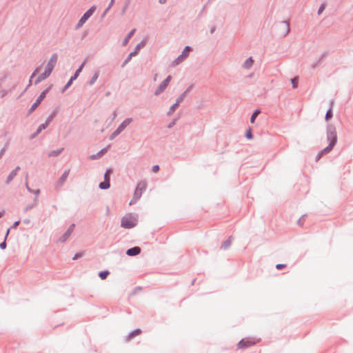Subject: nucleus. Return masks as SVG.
Listing matches in <instances>:
<instances>
[{"instance_id": "obj_43", "label": "nucleus", "mask_w": 353, "mask_h": 353, "mask_svg": "<svg viewBox=\"0 0 353 353\" xmlns=\"http://www.w3.org/2000/svg\"><path fill=\"white\" fill-rule=\"evenodd\" d=\"M332 117H333V112H326L325 117L326 121H328Z\"/></svg>"}, {"instance_id": "obj_52", "label": "nucleus", "mask_w": 353, "mask_h": 353, "mask_svg": "<svg viewBox=\"0 0 353 353\" xmlns=\"http://www.w3.org/2000/svg\"><path fill=\"white\" fill-rule=\"evenodd\" d=\"M159 170V166L158 165H154L152 168V171L154 173H157Z\"/></svg>"}, {"instance_id": "obj_28", "label": "nucleus", "mask_w": 353, "mask_h": 353, "mask_svg": "<svg viewBox=\"0 0 353 353\" xmlns=\"http://www.w3.org/2000/svg\"><path fill=\"white\" fill-rule=\"evenodd\" d=\"M141 198L140 193L134 192L133 198L130 200L129 205H133Z\"/></svg>"}, {"instance_id": "obj_24", "label": "nucleus", "mask_w": 353, "mask_h": 353, "mask_svg": "<svg viewBox=\"0 0 353 353\" xmlns=\"http://www.w3.org/2000/svg\"><path fill=\"white\" fill-rule=\"evenodd\" d=\"M63 150H64V148H59V149H57L54 150H52L48 153V157H57L63 152Z\"/></svg>"}, {"instance_id": "obj_57", "label": "nucleus", "mask_w": 353, "mask_h": 353, "mask_svg": "<svg viewBox=\"0 0 353 353\" xmlns=\"http://www.w3.org/2000/svg\"><path fill=\"white\" fill-rule=\"evenodd\" d=\"M323 154H321V151L317 154V155L316 156V161H318L321 158V157L323 156Z\"/></svg>"}, {"instance_id": "obj_22", "label": "nucleus", "mask_w": 353, "mask_h": 353, "mask_svg": "<svg viewBox=\"0 0 353 353\" xmlns=\"http://www.w3.org/2000/svg\"><path fill=\"white\" fill-rule=\"evenodd\" d=\"M142 332L140 328H137L128 333V339L130 340Z\"/></svg>"}, {"instance_id": "obj_50", "label": "nucleus", "mask_w": 353, "mask_h": 353, "mask_svg": "<svg viewBox=\"0 0 353 353\" xmlns=\"http://www.w3.org/2000/svg\"><path fill=\"white\" fill-rule=\"evenodd\" d=\"M19 224H20V221L17 220L14 222V223L12 224V225L11 226L10 228L15 229L19 226Z\"/></svg>"}, {"instance_id": "obj_26", "label": "nucleus", "mask_w": 353, "mask_h": 353, "mask_svg": "<svg viewBox=\"0 0 353 353\" xmlns=\"http://www.w3.org/2000/svg\"><path fill=\"white\" fill-rule=\"evenodd\" d=\"M113 171L111 168H107L103 176V180L110 181V176Z\"/></svg>"}, {"instance_id": "obj_37", "label": "nucleus", "mask_w": 353, "mask_h": 353, "mask_svg": "<svg viewBox=\"0 0 353 353\" xmlns=\"http://www.w3.org/2000/svg\"><path fill=\"white\" fill-rule=\"evenodd\" d=\"M84 65H85V61H83L81 64V65L78 68V69L75 71V72L74 73V76L79 77V74L81 73V72L82 71V70L84 67Z\"/></svg>"}, {"instance_id": "obj_38", "label": "nucleus", "mask_w": 353, "mask_h": 353, "mask_svg": "<svg viewBox=\"0 0 353 353\" xmlns=\"http://www.w3.org/2000/svg\"><path fill=\"white\" fill-rule=\"evenodd\" d=\"M180 115L179 114L176 117H175L169 124H168L167 128H172L176 123V121L179 119Z\"/></svg>"}, {"instance_id": "obj_47", "label": "nucleus", "mask_w": 353, "mask_h": 353, "mask_svg": "<svg viewBox=\"0 0 353 353\" xmlns=\"http://www.w3.org/2000/svg\"><path fill=\"white\" fill-rule=\"evenodd\" d=\"M74 227H75V225L74 223H72L69 228L67 229L66 231H69V233L71 234L72 233V232L74 231Z\"/></svg>"}, {"instance_id": "obj_2", "label": "nucleus", "mask_w": 353, "mask_h": 353, "mask_svg": "<svg viewBox=\"0 0 353 353\" xmlns=\"http://www.w3.org/2000/svg\"><path fill=\"white\" fill-rule=\"evenodd\" d=\"M145 44H146V40L145 39H143L140 43H139L135 46L134 50L132 52H131L128 55V57L125 58L124 61L122 63L121 68H124L126 65V64L130 61V60L132 59V57L136 56L138 54V52H139V50H141V48H143L145 46Z\"/></svg>"}, {"instance_id": "obj_3", "label": "nucleus", "mask_w": 353, "mask_h": 353, "mask_svg": "<svg viewBox=\"0 0 353 353\" xmlns=\"http://www.w3.org/2000/svg\"><path fill=\"white\" fill-rule=\"evenodd\" d=\"M137 218L125 216L121 220V226L125 229H131L137 225Z\"/></svg>"}, {"instance_id": "obj_23", "label": "nucleus", "mask_w": 353, "mask_h": 353, "mask_svg": "<svg viewBox=\"0 0 353 353\" xmlns=\"http://www.w3.org/2000/svg\"><path fill=\"white\" fill-rule=\"evenodd\" d=\"M254 63V59L252 57L247 59L243 64V67L245 69H250Z\"/></svg>"}, {"instance_id": "obj_8", "label": "nucleus", "mask_w": 353, "mask_h": 353, "mask_svg": "<svg viewBox=\"0 0 353 353\" xmlns=\"http://www.w3.org/2000/svg\"><path fill=\"white\" fill-rule=\"evenodd\" d=\"M52 85H50L48 88L44 90L39 96L37 97L34 103L31 105L30 108L28 110H35L37 107L41 104V101L46 98V94L50 90Z\"/></svg>"}, {"instance_id": "obj_59", "label": "nucleus", "mask_w": 353, "mask_h": 353, "mask_svg": "<svg viewBox=\"0 0 353 353\" xmlns=\"http://www.w3.org/2000/svg\"><path fill=\"white\" fill-rule=\"evenodd\" d=\"M10 228H8L6 231V235H5V237H4V240L6 241L8 235H9V233H10Z\"/></svg>"}, {"instance_id": "obj_20", "label": "nucleus", "mask_w": 353, "mask_h": 353, "mask_svg": "<svg viewBox=\"0 0 353 353\" xmlns=\"http://www.w3.org/2000/svg\"><path fill=\"white\" fill-rule=\"evenodd\" d=\"M38 203H39V199L37 197H34L33 203L27 205L24 208V212H28V211L32 210V208H34V207H36L38 205Z\"/></svg>"}, {"instance_id": "obj_12", "label": "nucleus", "mask_w": 353, "mask_h": 353, "mask_svg": "<svg viewBox=\"0 0 353 353\" xmlns=\"http://www.w3.org/2000/svg\"><path fill=\"white\" fill-rule=\"evenodd\" d=\"M110 148V145H108V146L102 148L101 150H99L97 154H94L90 156V159L92 160H95L101 158L102 156H103L108 150V149Z\"/></svg>"}, {"instance_id": "obj_54", "label": "nucleus", "mask_w": 353, "mask_h": 353, "mask_svg": "<svg viewBox=\"0 0 353 353\" xmlns=\"http://www.w3.org/2000/svg\"><path fill=\"white\" fill-rule=\"evenodd\" d=\"M8 93V91L6 90H0V97L2 98L5 97Z\"/></svg>"}, {"instance_id": "obj_14", "label": "nucleus", "mask_w": 353, "mask_h": 353, "mask_svg": "<svg viewBox=\"0 0 353 353\" xmlns=\"http://www.w3.org/2000/svg\"><path fill=\"white\" fill-rule=\"evenodd\" d=\"M132 121V118H126L119 124L117 130L121 133L127 128V126L131 123Z\"/></svg>"}, {"instance_id": "obj_30", "label": "nucleus", "mask_w": 353, "mask_h": 353, "mask_svg": "<svg viewBox=\"0 0 353 353\" xmlns=\"http://www.w3.org/2000/svg\"><path fill=\"white\" fill-rule=\"evenodd\" d=\"M70 234L69 233V231H65L61 236L59 238V241L64 243L65 242L68 238L70 236Z\"/></svg>"}, {"instance_id": "obj_11", "label": "nucleus", "mask_w": 353, "mask_h": 353, "mask_svg": "<svg viewBox=\"0 0 353 353\" xmlns=\"http://www.w3.org/2000/svg\"><path fill=\"white\" fill-rule=\"evenodd\" d=\"M69 173H70V170H65L63 173L61 174V176L59 177V179H58L57 182V184H56V188L57 187H61L62 186L64 183L65 182L67 178L68 177V175H69Z\"/></svg>"}, {"instance_id": "obj_34", "label": "nucleus", "mask_w": 353, "mask_h": 353, "mask_svg": "<svg viewBox=\"0 0 353 353\" xmlns=\"http://www.w3.org/2000/svg\"><path fill=\"white\" fill-rule=\"evenodd\" d=\"M261 113V112H253L250 117V123H254L256 117Z\"/></svg>"}, {"instance_id": "obj_27", "label": "nucleus", "mask_w": 353, "mask_h": 353, "mask_svg": "<svg viewBox=\"0 0 353 353\" xmlns=\"http://www.w3.org/2000/svg\"><path fill=\"white\" fill-rule=\"evenodd\" d=\"M16 176L17 173L15 172V171L12 170L6 180V183L7 185L9 184Z\"/></svg>"}, {"instance_id": "obj_45", "label": "nucleus", "mask_w": 353, "mask_h": 353, "mask_svg": "<svg viewBox=\"0 0 353 353\" xmlns=\"http://www.w3.org/2000/svg\"><path fill=\"white\" fill-rule=\"evenodd\" d=\"M321 63V61L317 60L316 62H314L312 64L311 68L314 70L319 67V65H320Z\"/></svg>"}, {"instance_id": "obj_61", "label": "nucleus", "mask_w": 353, "mask_h": 353, "mask_svg": "<svg viewBox=\"0 0 353 353\" xmlns=\"http://www.w3.org/2000/svg\"><path fill=\"white\" fill-rule=\"evenodd\" d=\"M215 30H216V27H215V26H212V27L210 28V33H211V34H213V33L214 32Z\"/></svg>"}, {"instance_id": "obj_58", "label": "nucleus", "mask_w": 353, "mask_h": 353, "mask_svg": "<svg viewBox=\"0 0 353 353\" xmlns=\"http://www.w3.org/2000/svg\"><path fill=\"white\" fill-rule=\"evenodd\" d=\"M78 77L77 76H74V74H73V75L70 77V79H69L70 81H72L73 83V81L74 80H76L77 79Z\"/></svg>"}, {"instance_id": "obj_53", "label": "nucleus", "mask_w": 353, "mask_h": 353, "mask_svg": "<svg viewBox=\"0 0 353 353\" xmlns=\"http://www.w3.org/2000/svg\"><path fill=\"white\" fill-rule=\"evenodd\" d=\"M179 104L176 102H175L174 104H172L170 107V110H175V109L178 107Z\"/></svg>"}, {"instance_id": "obj_48", "label": "nucleus", "mask_w": 353, "mask_h": 353, "mask_svg": "<svg viewBox=\"0 0 353 353\" xmlns=\"http://www.w3.org/2000/svg\"><path fill=\"white\" fill-rule=\"evenodd\" d=\"M286 267L285 264L283 263H279L276 265V268L279 270H283L284 268Z\"/></svg>"}, {"instance_id": "obj_64", "label": "nucleus", "mask_w": 353, "mask_h": 353, "mask_svg": "<svg viewBox=\"0 0 353 353\" xmlns=\"http://www.w3.org/2000/svg\"><path fill=\"white\" fill-rule=\"evenodd\" d=\"M5 79H6V76H4V77H1V78L0 79V83H3L5 81Z\"/></svg>"}, {"instance_id": "obj_21", "label": "nucleus", "mask_w": 353, "mask_h": 353, "mask_svg": "<svg viewBox=\"0 0 353 353\" xmlns=\"http://www.w3.org/2000/svg\"><path fill=\"white\" fill-rule=\"evenodd\" d=\"M232 236H230L228 239L225 240L221 245V249L224 250L228 249L232 244Z\"/></svg>"}, {"instance_id": "obj_1", "label": "nucleus", "mask_w": 353, "mask_h": 353, "mask_svg": "<svg viewBox=\"0 0 353 353\" xmlns=\"http://www.w3.org/2000/svg\"><path fill=\"white\" fill-rule=\"evenodd\" d=\"M327 140L329 142V145L335 146L337 143V135L336 128L332 124H329L327 126Z\"/></svg>"}, {"instance_id": "obj_10", "label": "nucleus", "mask_w": 353, "mask_h": 353, "mask_svg": "<svg viewBox=\"0 0 353 353\" xmlns=\"http://www.w3.org/2000/svg\"><path fill=\"white\" fill-rule=\"evenodd\" d=\"M57 59H58V55L56 53H54L53 54H52L50 60L48 61L46 66V70H48L50 72L52 73V70H54L55 65H56V63L57 62Z\"/></svg>"}, {"instance_id": "obj_29", "label": "nucleus", "mask_w": 353, "mask_h": 353, "mask_svg": "<svg viewBox=\"0 0 353 353\" xmlns=\"http://www.w3.org/2000/svg\"><path fill=\"white\" fill-rule=\"evenodd\" d=\"M109 274H110L109 270H105L100 271L99 272V277L101 280H105Z\"/></svg>"}, {"instance_id": "obj_15", "label": "nucleus", "mask_w": 353, "mask_h": 353, "mask_svg": "<svg viewBox=\"0 0 353 353\" xmlns=\"http://www.w3.org/2000/svg\"><path fill=\"white\" fill-rule=\"evenodd\" d=\"M50 74H51V72H50L48 70L45 69L44 72L37 77V78L36 79V80L34 81V84L37 85V84L39 83L41 81H42L43 80H45L50 75Z\"/></svg>"}, {"instance_id": "obj_63", "label": "nucleus", "mask_w": 353, "mask_h": 353, "mask_svg": "<svg viewBox=\"0 0 353 353\" xmlns=\"http://www.w3.org/2000/svg\"><path fill=\"white\" fill-rule=\"evenodd\" d=\"M21 170V168L19 166H17L12 171H15V172L17 174V172Z\"/></svg>"}, {"instance_id": "obj_18", "label": "nucleus", "mask_w": 353, "mask_h": 353, "mask_svg": "<svg viewBox=\"0 0 353 353\" xmlns=\"http://www.w3.org/2000/svg\"><path fill=\"white\" fill-rule=\"evenodd\" d=\"M28 174L26 173V189L27 190L30 192V193H32L35 195V197H37L39 196V194H40V190L39 189H37V190H33V188H30L28 185Z\"/></svg>"}, {"instance_id": "obj_19", "label": "nucleus", "mask_w": 353, "mask_h": 353, "mask_svg": "<svg viewBox=\"0 0 353 353\" xmlns=\"http://www.w3.org/2000/svg\"><path fill=\"white\" fill-rule=\"evenodd\" d=\"M136 32V29L134 28L132 29L131 31H130L128 34L125 36V37L124 38V39L123 40V42H122V46H125L128 45V42H129V40L132 38V37L134 34Z\"/></svg>"}, {"instance_id": "obj_6", "label": "nucleus", "mask_w": 353, "mask_h": 353, "mask_svg": "<svg viewBox=\"0 0 353 353\" xmlns=\"http://www.w3.org/2000/svg\"><path fill=\"white\" fill-rule=\"evenodd\" d=\"M191 50L192 48L190 46H185L183 50L182 51L181 54L173 61V62L172 63V65L176 66L180 64L183 60H185L189 56V52Z\"/></svg>"}, {"instance_id": "obj_36", "label": "nucleus", "mask_w": 353, "mask_h": 353, "mask_svg": "<svg viewBox=\"0 0 353 353\" xmlns=\"http://www.w3.org/2000/svg\"><path fill=\"white\" fill-rule=\"evenodd\" d=\"M291 83L292 85V88H296L298 87L299 78L297 77H295L291 79Z\"/></svg>"}, {"instance_id": "obj_60", "label": "nucleus", "mask_w": 353, "mask_h": 353, "mask_svg": "<svg viewBox=\"0 0 353 353\" xmlns=\"http://www.w3.org/2000/svg\"><path fill=\"white\" fill-rule=\"evenodd\" d=\"M23 223L28 225L30 223V220L29 219H23Z\"/></svg>"}, {"instance_id": "obj_25", "label": "nucleus", "mask_w": 353, "mask_h": 353, "mask_svg": "<svg viewBox=\"0 0 353 353\" xmlns=\"http://www.w3.org/2000/svg\"><path fill=\"white\" fill-rule=\"evenodd\" d=\"M110 187V181L103 180V181L99 183V188L101 190H107Z\"/></svg>"}, {"instance_id": "obj_4", "label": "nucleus", "mask_w": 353, "mask_h": 353, "mask_svg": "<svg viewBox=\"0 0 353 353\" xmlns=\"http://www.w3.org/2000/svg\"><path fill=\"white\" fill-rule=\"evenodd\" d=\"M95 10L96 7L94 6H91L80 18L77 24L75 26V30H78L82 27L87 20L93 14Z\"/></svg>"}, {"instance_id": "obj_55", "label": "nucleus", "mask_w": 353, "mask_h": 353, "mask_svg": "<svg viewBox=\"0 0 353 353\" xmlns=\"http://www.w3.org/2000/svg\"><path fill=\"white\" fill-rule=\"evenodd\" d=\"M39 71V68H37L36 70L32 72V74L30 76V79H33L34 77H35Z\"/></svg>"}, {"instance_id": "obj_41", "label": "nucleus", "mask_w": 353, "mask_h": 353, "mask_svg": "<svg viewBox=\"0 0 353 353\" xmlns=\"http://www.w3.org/2000/svg\"><path fill=\"white\" fill-rule=\"evenodd\" d=\"M47 127V123H43L39 125L36 131L37 132V133L39 134L43 130H45Z\"/></svg>"}, {"instance_id": "obj_16", "label": "nucleus", "mask_w": 353, "mask_h": 353, "mask_svg": "<svg viewBox=\"0 0 353 353\" xmlns=\"http://www.w3.org/2000/svg\"><path fill=\"white\" fill-rule=\"evenodd\" d=\"M193 88V85H190L188 86V88L182 93L181 94L177 99H176V102L179 104L181 103L184 98L186 97L187 94L189 93Z\"/></svg>"}, {"instance_id": "obj_13", "label": "nucleus", "mask_w": 353, "mask_h": 353, "mask_svg": "<svg viewBox=\"0 0 353 353\" xmlns=\"http://www.w3.org/2000/svg\"><path fill=\"white\" fill-rule=\"evenodd\" d=\"M141 252V249L139 246H134L126 250V254L129 256H135L139 254Z\"/></svg>"}, {"instance_id": "obj_5", "label": "nucleus", "mask_w": 353, "mask_h": 353, "mask_svg": "<svg viewBox=\"0 0 353 353\" xmlns=\"http://www.w3.org/2000/svg\"><path fill=\"white\" fill-rule=\"evenodd\" d=\"M278 29L280 34L285 37L290 32V26L289 21H282L278 24Z\"/></svg>"}, {"instance_id": "obj_42", "label": "nucleus", "mask_w": 353, "mask_h": 353, "mask_svg": "<svg viewBox=\"0 0 353 353\" xmlns=\"http://www.w3.org/2000/svg\"><path fill=\"white\" fill-rule=\"evenodd\" d=\"M72 84V82L70 81V80L67 82V83L64 85V87L62 88L61 90V92L63 93L65 92L70 87V85Z\"/></svg>"}, {"instance_id": "obj_51", "label": "nucleus", "mask_w": 353, "mask_h": 353, "mask_svg": "<svg viewBox=\"0 0 353 353\" xmlns=\"http://www.w3.org/2000/svg\"><path fill=\"white\" fill-rule=\"evenodd\" d=\"M325 4H321L320 6V7L319 8V10H318V14H321L322 13V12L325 9Z\"/></svg>"}, {"instance_id": "obj_17", "label": "nucleus", "mask_w": 353, "mask_h": 353, "mask_svg": "<svg viewBox=\"0 0 353 353\" xmlns=\"http://www.w3.org/2000/svg\"><path fill=\"white\" fill-rule=\"evenodd\" d=\"M147 187L146 183L143 181H140L138 183L135 190L134 192L140 193L141 196L143 194V192L145 190Z\"/></svg>"}, {"instance_id": "obj_46", "label": "nucleus", "mask_w": 353, "mask_h": 353, "mask_svg": "<svg viewBox=\"0 0 353 353\" xmlns=\"http://www.w3.org/2000/svg\"><path fill=\"white\" fill-rule=\"evenodd\" d=\"M7 248L6 241L3 240L1 243H0V249L5 250Z\"/></svg>"}, {"instance_id": "obj_32", "label": "nucleus", "mask_w": 353, "mask_h": 353, "mask_svg": "<svg viewBox=\"0 0 353 353\" xmlns=\"http://www.w3.org/2000/svg\"><path fill=\"white\" fill-rule=\"evenodd\" d=\"M245 138L247 139H249V140H250V139H252L253 138V134H252V131L251 128H249L246 130V132L245 133Z\"/></svg>"}, {"instance_id": "obj_9", "label": "nucleus", "mask_w": 353, "mask_h": 353, "mask_svg": "<svg viewBox=\"0 0 353 353\" xmlns=\"http://www.w3.org/2000/svg\"><path fill=\"white\" fill-rule=\"evenodd\" d=\"M171 79L172 77L170 75H168L157 87V88L154 91V95L158 96L161 93H162L168 87Z\"/></svg>"}, {"instance_id": "obj_49", "label": "nucleus", "mask_w": 353, "mask_h": 353, "mask_svg": "<svg viewBox=\"0 0 353 353\" xmlns=\"http://www.w3.org/2000/svg\"><path fill=\"white\" fill-rule=\"evenodd\" d=\"M327 56V52H323V54H321L319 59H318L319 61L322 62L323 61V59Z\"/></svg>"}, {"instance_id": "obj_33", "label": "nucleus", "mask_w": 353, "mask_h": 353, "mask_svg": "<svg viewBox=\"0 0 353 353\" xmlns=\"http://www.w3.org/2000/svg\"><path fill=\"white\" fill-rule=\"evenodd\" d=\"M57 112H52V114L47 118L46 122L44 123H47V126L50 124V123L52 121L54 117L56 116V113Z\"/></svg>"}, {"instance_id": "obj_35", "label": "nucleus", "mask_w": 353, "mask_h": 353, "mask_svg": "<svg viewBox=\"0 0 353 353\" xmlns=\"http://www.w3.org/2000/svg\"><path fill=\"white\" fill-rule=\"evenodd\" d=\"M98 77H99V72H95L93 74V76L92 77L91 79L90 80L89 84L90 85H93L96 82Z\"/></svg>"}, {"instance_id": "obj_56", "label": "nucleus", "mask_w": 353, "mask_h": 353, "mask_svg": "<svg viewBox=\"0 0 353 353\" xmlns=\"http://www.w3.org/2000/svg\"><path fill=\"white\" fill-rule=\"evenodd\" d=\"M39 134V133H37V131H35L34 133H32L30 136V139H34L37 135Z\"/></svg>"}, {"instance_id": "obj_31", "label": "nucleus", "mask_w": 353, "mask_h": 353, "mask_svg": "<svg viewBox=\"0 0 353 353\" xmlns=\"http://www.w3.org/2000/svg\"><path fill=\"white\" fill-rule=\"evenodd\" d=\"M333 148H334V146L328 144V145L327 147H325L324 149L321 150V154H328L333 150Z\"/></svg>"}, {"instance_id": "obj_39", "label": "nucleus", "mask_w": 353, "mask_h": 353, "mask_svg": "<svg viewBox=\"0 0 353 353\" xmlns=\"http://www.w3.org/2000/svg\"><path fill=\"white\" fill-rule=\"evenodd\" d=\"M114 0H111L110 2L108 4V6L105 8V10H104L103 14H102V17H104L107 13L109 11V10L112 8V6H113L114 4Z\"/></svg>"}, {"instance_id": "obj_44", "label": "nucleus", "mask_w": 353, "mask_h": 353, "mask_svg": "<svg viewBox=\"0 0 353 353\" xmlns=\"http://www.w3.org/2000/svg\"><path fill=\"white\" fill-rule=\"evenodd\" d=\"M83 256V252H77L72 257L73 260H77Z\"/></svg>"}, {"instance_id": "obj_40", "label": "nucleus", "mask_w": 353, "mask_h": 353, "mask_svg": "<svg viewBox=\"0 0 353 353\" xmlns=\"http://www.w3.org/2000/svg\"><path fill=\"white\" fill-rule=\"evenodd\" d=\"M121 132L118 131L117 129L110 135L109 139L113 140L115 137H117Z\"/></svg>"}, {"instance_id": "obj_7", "label": "nucleus", "mask_w": 353, "mask_h": 353, "mask_svg": "<svg viewBox=\"0 0 353 353\" xmlns=\"http://www.w3.org/2000/svg\"><path fill=\"white\" fill-rule=\"evenodd\" d=\"M260 339L255 341L254 339L246 338L242 339L238 343L237 346L239 349H247L249 347L255 345L259 342Z\"/></svg>"}, {"instance_id": "obj_62", "label": "nucleus", "mask_w": 353, "mask_h": 353, "mask_svg": "<svg viewBox=\"0 0 353 353\" xmlns=\"http://www.w3.org/2000/svg\"><path fill=\"white\" fill-rule=\"evenodd\" d=\"M5 148H2L1 150H0V158L2 157V155L4 154L5 152Z\"/></svg>"}]
</instances>
